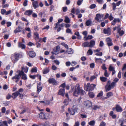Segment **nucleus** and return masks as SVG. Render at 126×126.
Instances as JSON below:
<instances>
[{
  "label": "nucleus",
  "instance_id": "nucleus-1",
  "mask_svg": "<svg viewBox=\"0 0 126 126\" xmlns=\"http://www.w3.org/2000/svg\"><path fill=\"white\" fill-rule=\"evenodd\" d=\"M85 92L81 88H80L79 84H77L75 86L74 90L73 95L74 96H78L80 94L82 95L84 94Z\"/></svg>",
  "mask_w": 126,
  "mask_h": 126
},
{
  "label": "nucleus",
  "instance_id": "nucleus-2",
  "mask_svg": "<svg viewBox=\"0 0 126 126\" xmlns=\"http://www.w3.org/2000/svg\"><path fill=\"white\" fill-rule=\"evenodd\" d=\"M23 73V72L22 71L18 70L16 72L15 75L12 78V79L14 80H15V82H17L19 81Z\"/></svg>",
  "mask_w": 126,
  "mask_h": 126
},
{
  "label": "nucleus",
  "instance_id": "nucleus-3",
  "mask_svg": "<svg viewBox=\"0 0 126 126\" xmlns=\"http://www.w3.org/2000/svg\"><path fill=\"white\" fill-rule=\"evenodd\" d=\"M19 57V53H15L11 55L10 58L12 62L15 63L18 60Z\"/></svg>",
  "mask_w": 126,
  "mask_h": 126
},
{
  "label": "nucleus",
  "instance_id": "nucleus-4",
  "mask_svg": "<svg viewBox=\"0 0 126 126\" xmlns=\"http://www.w3.org/2000/svg\"><path fill=\"white\" fill-rule=\"evenodd\" d=\"M95 86V85L93 84H90L89 83H87V85L85 83H84V87L85 89L86 88V90L87 91L93 90Z\"/></svg>",
  "mask_w": 126,
  "mask_h": 126
},
{
  "label": "nucleus",
  "instance_id": "nucleus-5",
  "mask_svg": "<svg viewBox=\"0 0 126 126\" xmlns=\"http://www.w3.org/2000/svg\"><path fill=\"white\" fill-rule=\"evenodd\" d=\"M115 85V83L114 82H112L110 84L109 82H108L105 87L106 91H107L110 90L111 89L113 88Z\"/></svg>",
  "mask_w": 126,
  "mask_h": 126
},
{
  "label": "nucleus",
  "instance_id": "nucleus-6",
  "mask_svg": "<svg viewBox=\"0 0 126 126\" xmlns=\"http://www.w3.org/2000/svg\"><path fill=\"white\" fill-rule=\"evenodd\" d=\"M84 104L87 108H91L92 106V104L91 102L89 101L84 102Z\"/></svg>",
  "mask_w": 126,
  "mask_h": 126
},
{
  "label": "nucleus",
  "instance_id": "nucleus-7",
  "mask_svg": "<svg viewBox=\"0 0 126 126\" xmlns=\"http://www.w3.org/2000/svg\"><path fill=\"white\" fill-rule=\"evenodd\" d=\"M77 108L76 106L75 105L72 108V110L70 111L71 114L73 115L74 114L75 112L77 111Z\"/></svg>",
  "mask_w": 126,
  "mask_h": 126
},
{
  "label": "nucleus",
  "instance_id": "nucleus-8",
  "mask_svg": "<svg viewBox=\"0 0 126 126\" xmlns=\"http://www.w3.org/2000/svg\"><path fill=\"white\" fill-rule=\"evenodd\" d=\"M48 114H45L44 113L41 112L39 114V117L41 119H48V118L46 117V116Z\"/></svg>",
  "mask_w": 126,
  "mask_h": 126
},
{
  "label": "nucleus",
  "instance_id": "nucleus-9",
  "mask_svg": "<svg viewBox=\"0 0 126 126\" xmlns=\"http://www.w3.org/2000/svg\"><path fill=\"white\" fill-rule=\"evenodd\" d=\"M49 83H52L53 85H56L57 82L55 79L53 78H50L48 80Z\"/></svg>",
  "mask_w": 126,
  "mask_h": 126
},
{
  "label": "nucleus",
  "instance_id": "nucleus-10",
  "mask_svg": "<svg viewBox=\"0 0 126 126\" xmlns=\"http://www.w3.org/2000/svg\"><path fill=\"white\" fill-rule=\"evenodd\" d=\"M103 16V15H100V14H97L96 15V17L95 18V20L99 21V19H101Z\"/></svg>",
  "mask_w": 126,
  "mask_h": 126
},
{
  "label": "nucleus",
  "instance_id": "nucleus-11",
  "mask_svg": "<svg viewBox=\"0 0 126 126\" xmlns=\"http://www.w3.org/2000/svg\"><path fill=\"white\" fill-rule=\"evenodd\" d=\"M58 94L63 96H64L65 94V89L64 88L60 89L59 91Z\"/></svg>",
  "mask_w": 126,
  "mask_h": 126
},
{
  "label": "nucleus",
  "instance_id": "nucleus-12",
  "mask_svg": "<svg viewBox=\"0 0 126 126\" xmlns=\"http://www.w3.org/2000/svg\"><path fill=\"white\" fill-rule=\"evenodd\" d=\"M106 40L108 45L109 46H110L112 45L113 44L111 42V40L110 38H107L106 39Z\"/></svg>",
  "mask_w": 126,
  "mask_h": 126
},
{
  "label": "nucleus",
  "instance_id": "nucleus-13",
  "mask_svg": "<svg viewBox=\"0 0 126 126\" xmlns=\"http://www.w3.org/2000/svg\"><path fill=\"white\" fill-rule=\"evenodd\" d=\"M19 93L18 92H16L15 93H14L12 94V97L14 99H15L19 95Z\"/></svg>",
  "mask_w": 126,
  "mask_h": 126
},
{
  "label": "nucleus",
  "instance_id": "nucleus-14",
  "mask_svg": "<svg viewBox=\"0 0 126 126\" xmlns=\"http://www.w3.org/2000/svg\"><path fill=\"white\" fill-rule=\"evenodd\" d=\"M28 54L29 56L31 58L34 57L36 55L35 52L33 51L29 52Z\"/></svg>",
  "mask_w": 126,
  "mask_h": 126
},
{
  "label": "nucleus",
  "instance_id": "nucleus-15",
  "mask_svg": "<svg viewBox=\"0 0 126 126\" xmlns=\"http://www.w3.org/2000/svg\"><path fill=\"white\" fill-rule=\"evenodd\" d=\"M103 32L105 34H110V28H108L107 29H104L103 30Z\"/></svg>",
  "mask_w": 126,
  "mask_h": 126
},
{
  "label": "nucleus",
  "instance_id": "nucleus-16",
  "mask_svg": "<svg viewBox=\"0 0 126 126\" xmlns=\"http://www.w3.org/2000/svg\"><path fill=\"white\" fill-rule=\"evenodd\" d=\"M32 5L34 9L38 7V2L37 1H35L32 2Z\"/></svg>",
  "mask_w": 126,
  "mask_h": 126
},
{
  "label": "nucleus",
  "instance_id": "nucleus-17",
  "mask_svg": "<svg viewBox=\"0 0 126 126\" xmlns=\"http://www.w3.org/2000/svg\"><path fill=\"white\" fill-rule=\"evenodd\" d=\"M115 109L116 111L117 112H121L122 111V108L118 105L116 106L115 108Z\"/></svg>",
  "mask_w": 126,
  "mask_h": 126
},
{
  "label": "nucleus",
  "instance_id": "nucleus-18",
  "mask_svg": "<svg viewBox=\"0 0 126 126\" xmlns=\"http://www.w3.org/2000/svg\"><path fill=\"white\" fill-rule=\"evenodd\" d=\"M92 24V21L90 19H89L86 21L85 24L87 26H91Z\"/></svg>",
  "mask_w": 126,
  "mask_h": 126
},
{
  "label": "nucleus",
  "instance_id": "nucleus-19",
  "mask_svg": "<svg viewBox=\"0 0 126 126\" xmlns=\"http://www.w3.org/2000/svg\"><path fill=\"white\" fill-rule=\"evenodd\" d=\"M95 42L94 41L92 40L89 43V47H93L95 45Z\"/></svg>",
  "mask_w": 126,
  "mask_h": 126
},
{
  "label": "nucleus",
  "instance_id": "nucleus-20",
  "mask_svg": "<svg viewBox=\"0 0 126 126\" xmlns=\"http://www.w3.org/2000/svg\"><path fill=\"white\" fill-rule=\"evenodd\" d=\"M32 10H28L26 11L25 13V14L28 16H30L31 15L32 13Z\"/></svg>",
  "mask_w": 126,
  "mask_h": 126
},
{
  "label": "nucleus",
  "instance_id": "nucleus-21",
  "mask_svg": "<svg viewBox=\"0 0 126 126\" xmlns=\"http://www.w3.org/2000/svg\"><path fill=\"white\" fill-rule=\"evenodd\" d=\"M82 46L84 47H89V43L88 42H86L82 44Z\"/></svg>",
  "mask_w": 126,
  "mask_h": 126
},
{
  "label": "nucleus",
  "instance_id": "nucleus-22",
  "mask_svg": "<svg viewBox=\"0 0 126 126\" xmlns=\"http://www.w3.org/2000/svg\"><path fill=\"white\" fill-rule=\"evenodd\" d=\"M22 29V28H20V27H18L14 31V32L16 33L17 32H20Z\"/></svg>",
  "mask_w": 126,
  "mask_h": 126
},
{
  "label": "nucleus",
  "instance_id": "nucleus-23",
  "mask_svg": "<svg viewBox=\"0 0 126 126\" xmlns=\"http://www.w3.org/2000/svg\"><path fill=\"white\" fill-rule=\"evenodd\" d=\"M18 46L19 47L21 48L22 49H25V45L20 42L18 43Z\"/></svg>",
  "mask_w": 126,
  "mask_h": 126
},
{
  "label": "nucleus",
  "instance_id": "nucleus-24",
  "mask_svg": "<svg viewBox=\"0 0 126 126\" xmlns=\"http://www.w3.org/2000/svg\"><path fill=\"white\" fill-rule=\"evenodd\" d=\"M103 60L101 58H95V61L96 63H102Z\"/></svg>",
  "mask_w": 126,
  "mask_h": 126
},
{
  "label": "nucleus",
  "instance_id": "nucleus-25",
  "mask_svg": "<svg viewBox=\"0 0 126 126\" xmlns=\"http://www.w3.org/2000/svg\"><path fill=\"white\" fill-rule=\"evenodd\" d=\"M34 38L35 40H38L39 38V35L38 33L36 32L34 33Z\"/></svg>",
  "mask_w": 126,
  "mask_h": 126
},
{
  "label": "nucleus",
  "instance_id": "nucleus-26",
  "mask_svg": "<svg viewBox=\"0 0 126 126\" xmlns=\"http://www.w3.org/2000/svg\"><path fill=\"white\" fill-rule=\"evenodd\" d=\"M113 94L111 92H109L107 94V97H105V98L106 99L108 98L111 96L113 95Z\"/></svg>",
  "mask_w": 126,
  "mask_h": 126
},
{
  "label": "nucleus",
  "instance_id": "nucleus-27",
  "mask_svg": "<svg viewBox=\"0 0 126 126\" xmlns=\"http://www.w3.org/2000/svg\"><path fill=\"white\" fill-rule=\"evenodd\" d=\"M40 84H39L37 86V91L38 92V94H39V93L41 91L42 89V87L40 86Z\"/></svg>",
  "mask_w": 126,
  "mask_h": 126
},
{
  "label": "nucleus",
  "instance_id": "nucleus-28",
  "mask_svg": "<svg viewBox=\"0 0 126 126\" xmlns=\"http://www.w3.org/2000/svg\"><path fill=\"white\" fill-rule=\"evenodd\" d=\"M66 52L69 54H72L73 53V50L71 48H69L66 51Z\"/></svg>",
  "mask_w": 126,
  "mask_h": 126
},
{
  "label": "nucleus",
  "instance_id": "nucleus-29",
  "mask_svg": "<svg viewBox=\"0 0 126 126\" xmlns=\"http://www.w3.org/2000/svg\"><path fill=\"white\" fill-rule=\"evenodd\" d=\"M64 21L65 22L68 23L70 22V20L68 17L65 16V19Z\"/></svg>",
  "mask_w": 126,
  "mask_h": 126
},
{
  "label": "nucleus",
  "instance_id": "nucleus-30",
  "mask_svg": "<svg viewBox=\"0 0 126 126\" xmlns=\"http://www.w3.org/2000/svg\"><path fill=\"white\" fill-rule=\"evenodd\" d=\"M22 77L21 78L22 79L24 80H26L27 79V77L26 74H24V72H23V73L22 74Z\"/></svg>",
  "mask_w": 126,
  "mask_h": 126
},
{
  "label": "nucleus",
  "instance_id": "nucleus-31",
  "mask_svg": "<svg viewBox=\"0 0 126 126\" xmlns=\"http://www.w3.org/2000/svg\"><path fill=\"white\" fill-rule=\"evenodd\" d=\"M49 71L48 68H45L44 70L43 73L44 74H46L48 73Z\"/></svg>",
  "mask_w": 126,
  "mask_h": 126
},
{
  "label": "nucleus",
  "instance_id": "nucleus-32",
  "mask_svg": "<svg viewBox=\"0 0 126 126\" xmlns=\"http://www.w3.org/2000/svg\"><path fill=\"white\" fill-rule=\"evenodd\" d=\"M93 38V37L92 35H89L87 37H86L84 39L85 40L87 41L88 40L91 39Z\"/></svg>",
  "mask_w": 126,
  "mask_h": 126
},
{
  "label": "nucleus",
  "instance_id": "nucleus-33",
  "mask_svg": "<svg viewBox=\"0 0 126 126\" xmlns=\"http://www.w3.org/2000/svg\"><path fill=\"white\" fill-rule=\"evenodd\" d=\"M95 122L94 121H90L89 123L88 124L91 126H94L95 124Z\"/></svg>",
  "mask_w": 126,
  "mask_h": 126
},
{
  "label": "nucleus",
  "instance_id": "nucleus-34",
  "mask_svg": "<svg viewBox=\"0 0 126 126\" xmlns=\"http://www.w3.org/2000/svg\"><path fill=\"white\" fill-rule=\"evenodd\" d=\"M89 97L91 98L93 97L94 96V94L92 92H90L88 93Z\"/></svg>",
  "mask_w": 126,
  "mask_h": 126
},
{
  "label": "nucleus",
  "instance_id": "nucleus-35",
  "mask_svg": "<svg viewBox=\"0 0 126 126\" xmlns=\"http://www.w3.org/2000/svg\"><path fill=\"white\" fill-rule=\"evenodd\" d=\"M109 69L110 71H112L115 70V68L113 67L111 65L109 66Z\"/></svg>",
  "mask_w": 126,
  "mask_h": 126
},
{
  "label": "nucleus",
  "instance_id": "nucleus-36",
  "mask_svg": "<svg viewBox=\"0 0 126 126\" xmlns=\"http://www.w3.org/2000/svg\"><path fill=\"white\" fill-rule=\"evenodd\" d=\"M118 33H119L120 35L121 36L124 33V32L123 30H120V29H119L117 32Z\"/></svg>",
  "mask_w": 126,
  "mask_h": 126
},
{
  "label": "nucleus",
  "instance_id": "nucleus-37",
  "mask_svg": "<svg viewBox=\"0 0 126 126\" xmlns=\"http://www.w3.org/2000/svg\"><path fill=\"white\" fill-rule=\"evenodd\" d=\"M68 100L67 99H65L63 103H64V105L65 106H67L68 104Z\"/></svg>",
  "mask_w": 126,
  "mask_h": 126
},
{
  "label": "nucleus",
  "instance_id": "nucleus-38",
  "mask_svg": "<svg viewBox=\"0 0 126 126\" xmlns=\"http://www.w3.org/2000/svg\"><path fill=\"white\" fill-rule=\"evenodd\" d=\"M100 107L99 106H98L97 105H94V106L93 109L94 110H96L99 109Z\"/></svg>",
  "mask_w": 126,
  "mask_h": 126
},
{
  "label": "nucleus",
  "instance_id": "nucleus-39",
  "mask_svg": "<svg viewBox=\"0 0 126 126\" xmlns=\"http://www.w3.org/2000/svg\"><path fill=\"white\" fill-rule=\"evenodd\" d=\"M87 53L89 55H91L93 53V51L92 49H90L87 51Z\"/></svg>",
  "mask_w": 126,
  "mask_h": 126
},
{
  "label": "nucleus",
  "instance_id": "nucleus-40",
  "mask_svg": "<svg viewBox=\"0 0 126 126\" xmlns=\"http://www.w3.org/2000/svg\"><path fill=\"white\" fill-rule=\"evenodd\" d=\"M100 78L101 80L102 81L105 82L107 80V78H106L102 77H100Z\"/></svg>",
  "mask_w": 126,
  "mask_h": 126
},
{
  "label": "nucleus",
  "instance_id": "nucleus-41",
  "mask_svg": "<svg viewBox=\"0 0 126 126\" xmlns=\"http://www.w3.org/2000/svg\"><path fill=\"white\" fill-rule=\"evenodd\" d=\"M61 44L63 46L66 48L67 49L68 48V46L66 44H65L64 43H61Z\"/></svg>",
  "mask_w": 126,
  "mask_h": 126
},
{
  "label": "nucleus",
  "instance_id": "nucleus-42",
  "mask_svg": "<svg viewBox=\"0 0 126 126\" xmlns=\"http://www.w3.org/2000/svg\"><path fill=\"white\" fill-rule=\"evenodd\" d=\"M83 0H79L77 2V4L78 5H80L82 3Z\"/></svg>",
  "mask_w": 126,
  "mask_h": 126
},
{
  "label": "nucleus",
  "instance_id": "nucleus-43",
  "mask_svg": "<svg viewBox=\"0 0 126 126\" xmlns=\"http://www.w3.org/2000/svg\"><path fill=\"white\" fill-rule=\"evenodd\" d=\"M83 34L85 36L84 38V39L86 38L87 36V32L86 31H84L82 32Z\"/></svg>",
  "mask_w": 126,
  "mask_h": 126
},
{
  "label": "nucleus",
  "instance_id": "nucleus-44",
  "mask_svg": "<svg viewBox=\"0 0 126 126\" xmlns=\"http://www.w3.org/2000/svg\"><path fill=\"white\" fill-rule=\"evenodd\" d=\"M31 71L32 72H36L37 71V68L35 67L34 68H32L31 70Z\"/></svg>",
  "mask_w": 126,
  "mask_h": 126
},
{
  "label": "nucleus",
  "instance_id": "nucleus-45",
  "mask_svg": "<svg viewBox=\"0 0 126 126\" xmlns=\"http://www.w3.org/2000/svg\"><path fill=\"white\" fill-rule=\"evenodd\" d=\"M112 5L113 10H115L116 9V4L114 3H112Z\"/></svg>",
  "mask_w": 126,
  "mask_h": 126
},
{
  "label": "nucleus",
  "instance_id": "nucleus-46",
  "mask_svg": "<svg viewBox=\"0 0 126 126\" xmlns=\"http://www.w3.org/2000/svg\"><path fill=\"white\" fill-rule=\"evenodd\" d=\"M50 102L49 100H46L45 101V105H49L50 104Z\"/></svg>",
  "mask_w": 126,
  "mask_h": 126
},
{
  "label": "nucleus",
  "instance_id": "nucleus-47",
  "mask_svg": "<svg viewBox=\"0 0 126 126\" xmlns=\"http://www.w3.org/2000/svg\"><path fill=\"white\" fill-rule=\"evenodd\" d=\"M103 94V92L102 91H101L97 95V97H99L101 96Z\"/></svg>",
  "mask_w": 126,
  "mask_h": 126
},
{
  "label": "nucleus",
  "instance_id": "nucleus-48",
  "mask_svg": "<svg viewBox=\"0 0 126 126\" xmlns=\"http://www.w3.org/2000/svg\"><path fill=\"white\" fill-rule=\"evenodd\" d=\"M96 7V5L95 4H93L91 5L90 7V8L91 9H93L94 8Z\"/></svg>",
  "mask_w": 126,
  "mask_h": 126
},
{
  "label": "nucleus",
  "instance_id": "nucleus-49",
  "mask_svg": "<svg viewBox=\"0 0 126 126\" xmlns=\"http://www.w3.org/2000/svg\"><path fill=\"white\" fill-rule=\"evenodd\" d=\"M104 75L106 77H108L109 76V74L107 72V70H105V72L104 73Z\"/></svg>",
  "mask_w": 126,
  "mask_h": 126
},
{
  "label": "nucleus",
  "instance_id": "nucleus-50",
  "mask_svg": "<svg viewBox=\"0 0 126 126\" xmlns=\"http://www.w3.org/2000/svg\"><path fill=\"white\" fill-rule=\"evenodd\" d=\"M79 126V122L77 121L74 124V126Z\"/></svg>",
  "mask_w": 126,
  "mask_h": 126
},
{
  "label": "nucleus",
  "instance_id": "nucleus-51",
  "mask_svg": "<svg viewBox=\"0 0 126 126\" xmlns=\"http://www.w3.org/2000/svg\"><path fill=\"white\" fill-rule=\"evenodd\" d=\"M1 111L2 113H4L6 112V109L5 107H3L1 109Z\"/></svg>",
  "mask_w": 126,
  "mask_h": 126
},
{
  "label": "nucleus",
  "instance_id": "nucleus-52",
  "mask_svg": "<svg viewBox=\"0 0 126 126\" xmlns=\"http://www.w3.org/2000/svg\"><path fill=\"white\" fill-rule=\"evenodd\" d=\"M102 68L103 69L105 70H106L107 68L105 66V64H103L101 66Z\"/></svg>",
  "mask_w": 126,
  "mask_h": 126
},
{
  "label": "nucleus",
  "instance_id": "nucleus-53",
  "mask_svg": "<svg viewBox=\"0 0 126 126\" xmlns=\"http://www.w3.org/2000/svg\"><path fill=\"white\" fill-rule=\"evenodd\" d=\"M106 125L105 122H101L99 125V126H105Z\"/></svg>",
  "mask_w": 126,
  "mask_h": 126
},
{
  "label": "nucleus",
  "instance_id": "nucleus-54",
  "mask_svg": "<svg viewBox=\"0 0 126 126\" xmlns=\"http://www.w3.org/2000/svg\"><path fill=\"white\" fill-rule=\"evenodd\" d=\"M95 55L97 56H101L102 55V53L101 52H100L96 53L95 54Z\"/></svg>",
  "mask_w": 126,
  "mask_h": 126
},
{
  "label": "nucleus",
  "instance_id": "nucleus-55",
  "mask_svg": "<svg viewBox=\"0 0 126 126\" xmlns=\"http://www.w3.org/2000/svg\"><path fill=\"white\" fill-rule=\"evenodd\" d=\"M6 11L4 9H2L1 10V14L2 15H4L5 13H6Z\"/></svg>",
  "mask_w": 126,
  "mask_h": 126
},
{
  "label": "nucleus",
  "instance_id": "nucleus-56",
  "mask_svg": "<svg viewBox=\"0 0 126 126\" xmlns=\"http://www.w3.org/2000/svg\"><path fill=\"white\" fill-rule=\"evenodd\" d=\"M104 45L103 42L102 41H101L99 43V46L100 47H102Z\"/></svg>",
  "mask_w": 126,
  "mask_h": 126
},
{
  "label": "nucleus",
  "instance_id": "nucleus-57",
  "mask_svg": "<svg viewBox=\"0 0 126 126\" xmlns=\"http://www.w3.org/2000/svg\"><path fill=\"white\" fill-rule=\"evenodd\" d=\"M59 26H60V24H59V23L57 22L56 23V26L54 28V29L55 30H56V28H58Z\"/></svg>",
  "mask_w": 126,
  "mask_h": 126
},
{
  "label": "nucleus",
  "instance_id": "nucleus-58",
  "mask_svg": "<svg viewBox=\"0 0 126 126\" xmlns=\"http://www.w3.org/2000/svg\"><path fill=\"white\" fill-rule=\"evenodd\" d=\"M77 63L75 61H73L71 63V65L72 66H74L77 64Z\"/></svg>",
  "mask_w": 126,
  "mask_h": 126
},
{
  "label": "nucleus",
  "instance_id": "nucleus-59",
  "mask_svg": "<svg viewBox=\"0 0 126 126\" xmlns=\"http://www.w3.org/2000/svg\"><path fill=\"white\" fill-rule=\"evenodd\" d=\"M54 62L56 65H59L60 63V62L58 60H55L54 61Z\"/></svg>",
  "mask_w": 126,
  "mask_h": 126
},
{
  "label": "nucleus",
  "instance_id": "nucleus-60",
  "mask_svg": "<svg viewBox=\"0 0 126 126\" xmlns=\"http://www.w3.org/2000/svg\"><path fill=\"white\" fill-rule=\"evenodd\" d=\"M22 70H24V72L26 73L28 71V68H24L23 67H22Z\"/></svg>",
  "mask_w": 126,
  "mask_h": 126
},
{
  "label": "nucleus",
  "instance_id": "nucleus-61",
  "mask_svg": "<svg viewBox=\"0 0 126 126\" xmlns=\"http://www.w3.org/2000/svg\"><path fill=\"white\" fill-rule=\"evenodd\" d=\"M94 67V63H91L90 65V67L91 68H93Z\"/></svg>",
  "mask_w": 126,
  "mask_h": 126
},
{
  "label": "nucleus",
  "instance_id": "nucleus-62",
  "mask_svg": "<svg viewBox=\"0 0 126 126\" xmlns=\"http://www.w3.org/2000/svg\"><path fill=\"white\" fill-rule=\"evenodd\" d=\"M80 116L82 118H86L87 117V116L85 114H81L80 115Z\"/></svg>",
  "mask_w": 126,
  "mask_h": 126
},
{
  "label": "nucleus",
  "instance_id": "nucleus-63",
  "mask_svg": "<svg viewBox=\"0 0 126 126\" xmlns=\"http://www.w3.org/2000/svg\"><path fill=\"white\" fill-rule=\"evenodd\" d=\"M28 2V1L27 0H25L24 1L23 3V5L24 6H26L27 5V4Z\"/></svg>",
  "mask_w": 126,
  "mask_h": 126
},
{
  "label": "nucleus",
  "instance_id": "nucleus-64",
  "mask_svg": "<svg viewBox=\"0 0 126 126\" xmlns=\"http://www.w3.org/2000/svg\"><path fill=\"white\" fill-rule=\"evenodd\" d=\"M66 32L67 33H72L71 30L69 28H67L66 30Z\"/></svg>",
  "mask_w": 126,
  "mask_h": 126
}]
</instances>
